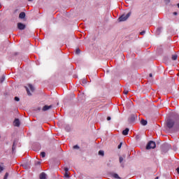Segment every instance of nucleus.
I'll return each mask as SVG.
<instances>
[{
    "mask_svg": "<svg viewBox=\"0 0 179 179\" xmlns=\"http://www.w3.org/2000/svg\"><path fill=\"white\" fill-rule=\"evenodd\" d=\"M174 124H175V125H179V115H176L173 117V120L169 119L166 121V127H168L169 128V129H171V128H173L174 127Z\"/></svg>",
    "mask_w": 179,
    "mask_h": 179,
    "instance_id": "nucleus-1",
    "label": "nucleus"
},
{
    "mask_svg": "<svg viewBox=\"0 0 179 179\" xmlns=\"http://www.w3.org/2000/svg\"><path fill=\"white\" fill-rule=\"evenodd\" d=\"M131 16V12L128 13L126 15L124 14L122 15L118 20L119 22H125V20H127L128 18Z\"/></svg>",
    "mask_w": 179,
    "mask_h": 179,
    "instance_id": "nucleus-2",
    "label": "nucleus"
},
{
    "mask_svg": "<svg viewBox=\"0 0 179 179\" xmlns=\"http://www.w3.org/2000/svg\"><path fill=\"white\" fill-rule=\"evenodd\" d=\"M155 148H156V143L153 141H150L146 145L147 150L155 149Z\"/></svg>",
    "mask_w": 179,
    "mask_h": 179,
    "instance_id": "nucleus-3",
    "label": "nucleus"
},
{
    "mask_svg": "<svg viewBox=\"0 0 179 179\" xmlns=\"http://www.w3.org/2000/svg\"><path fill=\"white\" fill-rule=\"evenodd\" d=\"M17 29L19 30H24V29H26V25L24 24H22V22H18Z\"/></svg>",
    "mask_w": 179,
    "mask_h": 179,
    "instance_id": "nucleus-4",
    "label": "nucleus"
},
{
    "mask_svg": "<svg viewBox=\"0 0 179 179\" xmlns=\"http://www.w3.org/2000/svg\"><path fill=\"white\" fill-rule=\"evenodd\" d=\"M51 108H52V105H45L42 108V111H48V110H51Z\"/></svg>",
    "mask_w": 179,
    "mask_h": 179,
    "instance_id": "nucleus-5",
    "label": "nucleus"
},
{
    "mask_svg": "<svg viewBox=\"0 0 179 179\" xmlns=\"http://www.w3.org/2000/svg\"><path fill=\"white\" fill-rule=\"evenodd\" d=\"M136 115L133 114L130 116L129 121V122H134V121H135V120H136Z\"/></svg>",
    "mask_w": 179,
    "mask_h": 179,
    "instance_id": "nucleus-6",
    "label": "nucleus"
},
{
    "mask_svg": "<svg viewBox=\"0 0 179 179\" xmlns=\"http://www.w3.org/2000/svg\"><path fill=\"white\" fill-rule=\"evenodd\" d=\"M14 126L15 127H20V121L19 120V119H15L14 120Z\"/></svg>",
    "mask_w": 179,
    "mask_h": 179,
    "instance_id": "nucleus-7",
    "label": "nucleus"
},
{
    "mask_svg": "<svg viewBox=\"0 0 179 179\" xmlns=\"http://www.w3.org/2000/svg\"><path fill=\"white\" fill-rule=\"evenodd\" d=\"M39 178L40 179H47V175L45 174V173L43 172L40 174Z\"/></svg>",
    "mask_w": 179,
    "mask_h": 179,
    "instance_id": "nucleus-8",
    "label": "nucleus"
},
{
    "mask_svg": "<svg viewBox=\"0 0 179 179\" xmlns=\"http://www.w3.org/2000/svg\"><path fill=\"white\" fill-rule=\"evenodd\" d=\"M26 17V13L24 12H22L19 15V18L20 19H24Z\"/></svg>",
    "mask_w": 179,
    "mask_h": 179,
    "instance_id": "nucleus-9",
    "label": "nucleus"
},
{
    "mask_svg": "<svg viewBox=\"0 0 179 179\" xmlns=\"http://www.w3.org/2000/svg\"><path fill=\"white\" fill-rule=\"evenodd\" d=\"M128 132H129V129L126 128L124 130L122 131V135L127 136L128 135Z\"/></svg>",
    "mask_w": 179,
    "mask_h": 179,
    "instance_id": "nucleus-10",
    "label": "nucleus"
},
{
    "mask_svg": "<svg viewBox=\"0 0 179 179\" xmlns=\"http://www.w3.org/2000/svg\"><path fill=\"white\" fill-rule=\"evenodd\" d=\"M15 150H16V141H14L13 144V147H12V152H15Z\"/></svg>",
    "mask_w": 179,
    "mask_h": 179,
    "instance_id": "nucleus-11",
    "label": "nucleus"
},
{
    "mask_svg": "<svg viewBox=\"0 0 179 179\" xmlns=\"http://www.w3.org/2000/svg\"><path fill=\"white\" fill-rule=\"evenodd\" d=\"M141 125H143V126L148 125V121L142 119L141 121Z\"/></svg>",
    "mask_w": 179,
    "mask_h": 179,
    "instance_id": "nucleus-12",
    "label": "nucleus"
},
{
    "mask_svg": "<svg viewBox=\"0 0 179 179\" xmlns=\"http://www.w3.org/2000/svg\"><path fill=\"white\" fill-rule=\"evenodd\" d=\"M178 57V56L177 55H172V59H173V61H176Z\"/></svg>",
    "mask_w": 179,
    "mask_h": 179,
    "instance_id": "nucleus-13",
    "label": "nucleus"
},
{
    "mask_svg": "<svg viewBox=\"0 0 179 179\" xmlns=\"http://www.w3.org/2000/svg\"><path fill=\"white\" fill-rule=\"evenodd\" d=\"M29 87L31 92H34V87H33V85L29 84Z\"/></svg>",
    "mask_w": 179,
    "mask_h": 179,
    "instance_id": "nucleus-14",
    "label": "nucleus"
},
{
    "mask_svg": "<svg viewBox=\"0 0 179 179\" xmlns=\"http://www.w3.org/2000/svg\"><path fill=\"white\" fill-rule=\"evenodd\" d=\"M69 172H65L64 173V177L65 178H69Z\"/></svg>",
    "mask_w": 179,
    "mask_h": 179,
    "instance_id": "nucleus-15",
    "label": "nucleus"
},
{
    "mask_svg": "<svg viewBox=\"0 0 179 179\" xmlns=\"http://www.w3.org/2000/svg\"><path fill=\"white\" fill-rule=\"evenodd\" d=\"M99 156H104V151L99 150Z\"/></svg>",
    "mask_w": 179,
    "mask_h": 179,
    "instance_id": "nucleus-16",
    "label": "nucleus"
},
{
    "mask_svg": "<svg viewBox=\"0 0 179 179\" xmlns=\"http://www.w3.org/2000/svg\"><path fill=\"white\" fill-rule=\"evenodd\" d=\"M3 80H5V76H2L0 78V83H3Z\"/></svg>",
    "mask_w": 179,
    "mask_h": 179,
    "instance_id": "nucleus-17",
    "label": "nucleus"
},
{
    "mask_svg": "<svg viewBox=\"0 0 179 179\" xmlns=\"http://www.w3.org/2000/svg\"><path fill=\"white\" fill-rule=\"evenodd\" d=\"M76 54H77V55L80 54V49L77 48V49L76 50Z\"/></svg>",
    "mask_w": 179,
    "mask_h": 179,
    "instance_id": "nucleus-18",
    "label": "nucleus"
},
{
    "mask_svg": "<svg viewBox=\"0 0 179 179\" xmlns=\"http://www.w3.org/2000/svg\"><path fill=\"white\" fill-rule=\"evenodd\" d=\"M26 89H27V93L28 96H31V93L29 90V88L27 87Z\"/></svg>",
    "mask_w": 179,
    "mask_h": 179,
    "instance_id": "nucleus-19",
    "label": "nucleus"
},
{
    "mask_svg": "<svg viewBox=\"0 0 179 179\" xmlns=\"http://www.w3.org/2000/svg\"><path fill=\"white\" fill-rule=\"evenodd\" d=\"M119 162L120 163H122V162H124V158L122 157H120Z\"/></svg>",
    "mask_w": 179,
    "mask_h": 179,
    "instance_id": "nucleus-20",
    "label": "nucleus"
},
{
    "mask_svg": "<svg viewBox=\"0 0 179 179\" xmlns=\"http://www.w3.org/2000/svg\"><path fill=\"white\" fill-rule=\"evenodd\" d=\"M8 177H9V173H6L3 179H8Z\"/></svg>",
    "mask_w": 179,
    "mask_h": 179,
    "instance_id": "nucleus-21",
    "label": "nucleus"
},
{
    "mask_svg": "<svg viewBox=\"0 0 179 179\" xmlns=\"http://www.w3.org/2000/svg\"><path fill=\"white\" fill-rule=\"evenodd\" d=\"M41 157H45V152H41Z\"/></svg>",
    "mask_w": 179,
    "mask_h": 179,
    "instance_id": "nucleus-22",
    "label": "nucleus"
},
{
    "mask_svg": "<svg viewBox=\"0 0 179 179\" xmlns=\"http://www.w3.org/2000/svg\"><path fill=\"white\" fill-rule=\"evenodd\" d=\"M113 177H114L115 178H120V176H118V174H117V173H114V174H113Z\"/></svg>",
    "mask_w": 179,
    "mask_h": 179,
    "instance_id": "nucleus-23",
    "label": "nucleus"
},
{
    "mask_svg": "<svg viewBox=\"0 0 179 179\" xmlns=\"http://www.w3.org/2000/svg\"><path fill=\"white\" fill-rule=\"evenodd\" d=\"M82 83H83V85H86V83H87V81L86 80V79H83Z\"/></svg>",
    "mask_w": 179,
    "mask_h": 179,
    "instance_id": "nucleus-24",
    "label": "nucleus"
},
{
    "mask_svg": "<svg viewBox=\"0 0 179 179\" xmlns=\"http://www.w3.org/2000/svg\"><path fill=\"white\" fill-rule=\"evenodd\" d=\"M5 169L3 168V166L0 165V173H2V171L4 170Z\"/></svg>",
    "mask_w": 179,
    "mask_h": 179,
    "instance_id": "nucleus-25",
    "label": "nucleus"
},
{
    "mask_svg": "<svg viewBox=\"0 0 179 179\" xmlns=\"http://www.w3.org/2000/svg\"><path fill=\"white\" fill-rule=\"evenodd\" d=\"M14 99L15 100V101H20V99H19V97H17V96H15L14 98Z\"/></svg>",
    "mask_w": 179,
    "mask_h": 179,
    "instance_id": "nucleus-26",
    "label": "nucleus"
},
{
    "mask_svg": "<svg viewBox=\"0 0 179 179\" xmlns=\"http://www.w3.org/2000/svg\"><path fill=\"white\" fill-rule=\"evenodd\" d=\"M64 171H65V173H69V169H68V168H64Z\"/></svg>",
    "mask_w": 179,
    "mask_h": 179,
    "instance_id": "nucleus-27",
    "label": "nucleus"
},
{
    "mask_svg": "<svg viewBox=\"0 0 179 179\" xmlns=\"http://www.w3.org/2000/svg\"><path fill=\"white\" fill-rule=\"evenodd\" d=\"M122 146V143H120V145L117 146V149H121Z\"/></svg>",
    "mask_w": 179,
    "mask_h": 179,
    "instance_id": "nucleus-28",
    "label": "nucleus"
},
{
    "mask_svg": "<svg viewBox=\"0 0 179 179\" xmlns=\"http://www.w3.org/2000/svg\"><path fill=\"white\" fill-rule=\"evenodd\" d=\"M129 92V91L125 90L124 91V94H126V95L128 94Z\"/></svg>",
    "mask_w": 179,
    "mask_h": 179,
    "instance_id": "nucleus-29",
    "label": "nucleus"
},
{
    "mask_svg": "<svg viewBox=\"0 0 179 179\" xmlns=\"http://www.w3.org/2000/svg\"><path fill=\"white\" fill-rule=\"evenodd\" d=\"M73 149H79V146L78 145H74Z\"/></svg>",
    "mask_w": 179,
    "mask_h": 179,
    "instance_id": "nucleus-30",
    "label": "nucleus"
},
{
    "mask_svg": "<svg viewBox=\"0 0 179 179\" xmlns=\"http://www.w3.org/2000/svg\"><path fill=\"white\" fill-rule=\"evenodd\" d=\"M140 34H141V36H143V34H145V31H141V32L140 33Z\"/></svg>",
    "mask_w": 179,
    "mask_h": 179,
    "instance_id": "nucleus-31",
    "label": "nucleus"
},
{
    "mask_svg": "<svg viewBox=\"0 0 179 179\" xmlns=\"http://www.w3.org/2000/svg\"><path fill=\"white\" fill-rule=\"evenodd\" d=\"M110 120H111V117L109 116V117H107L108 121H110Z\"/></svg>",
    "mask_w": 179,
    "mask_h": 179,
    "instance_id": "nucleus-32",
    "label": "nucleus"
},
{
    "mask_svg": "<svg viewBox=\"0 0 179 179\" xmlns=\"http://www.w3.org/2000/svg\"><path fill=\"white\" fill-rule=\"evenodd\" d=\"M153 77V74L150 73V78H152Z\"/></svg>",
    "mask_w": 179,
    "mask_h": 179,
    "instance_id": "nucleus-33",
    "label": "nucleus"
},
{
    "mask_svg": "<svg viewBox=\"0 0 179 179\" xmlns=\"http://www.w3.org/2000/svg\"><path fill=\"white\" fill-rule=\"evenodd\" d=\"M173 15H177V12H174Z\"/></svg>",
    "mask_w": 179,
    "mask_h": 179,
    "instance_id": "nucleus-34",
    "label": "nucleus"
},
{
    "mask_svg": "<svg viewBox=\"0 0 179 179\" xmlns=\"http://www.w3.org/2000/svg\"><path fill=\"white\" fill-rule=\"evenodd\" d=\"M136 139L138 140V139H139V136H136Z\"/></svg>",
    "mask_w": 179,
    "mask_h": 179,
    "instance_id": "nucleus-35",
    "label": "nucleus"
},
{
    "mask_svg": "<svg viewBox=\"0 0 179 179\" xmlns=\"http://www.w3.org/2000/svg\"><path fill=\"white\" fill-rule=\"evenodd\" d=\"M29 1V2H31V1H33V0H28Z\"/></svg>",
    "mask_w": 179,
    "mask_h": 179,
    "instance_id": "nucleus-36",
    "label": "nucleus"
},
{
    "mask_svg": "<svg viewBox=\"0 0 179 179\" xmlns=\"http://www.w3.org/2000/svg\"><path fill=\"white\" fill-rule=\"evenodd\" d=\"M37 164H40V162H37Z\"/></svg>",
    "mask_w": 179,
    "mask_h": 179,
    "instance_id": "nucleus-37",
    "label": "nucleus"
},
{
    "mask_svg": "<svg viewBox=\"0 0 179 179\" xmlns=\"http://www.w3.org/2000/svg\"><path fill=\"white\" fill-rule=\"evenodd\" d=\"M166 1H168V2H170V0H166Z\"/></svg>",
    "mask_w": 179,
    "mask_h": 179,
    "instance_id": "nucleus-38",
    "label": "nucleus"
},
{
    "mask_svg": "<svg viewBox=\"0 0 179 179\" xmlns=\"http://www.w3.org/2000/svg\"><path fill=\"white\" fill-rule=\"evenodd\" d=\"M0 8H1V5H0Z\"/></svg>",
    "mask_w": 179,
    "mask_h": 179,
    "instance_id": "nucleus-39",
    "label": "nucleus"
},
{
    "mask_svg": "<svg viewBox=\"0 0 179 179\" xmlns=\"http://www.w3.org/2000/svg\"><path fill=\"white\" fill-rule=\"evenodd\" d=\"M156 179H157V178H156Z\"/></svg>",
    "mask_w": 179,
    "mask_h": 179,
    "instance_id": "nucleus-40",
    "label": "nucleus"
},
{
    "mask_svg": "<svg viewBox=\"0 0 179 179\" xmlns=\"http://www.w3.org/2000/svg\"><path fill=\"white\" fill-rule=\"evenodd\" d=\"M156 179H157V178H156Z\"/></svg>",
    "mask_w": 179,
    "mask_h": 179,
    "instance_id": "nucleus-41",
    "label": "nucleus"
}]
</instances>
